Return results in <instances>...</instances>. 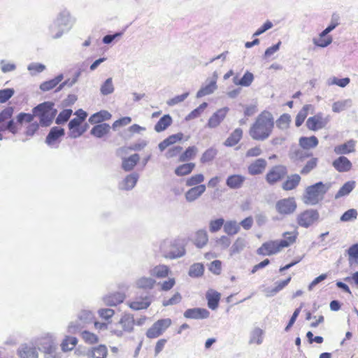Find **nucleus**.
<instances>
[{
	"label": "nucleus",
	"mask_w": 358,
	"mask_h": 358,
	"mask_svg": "<svg viewBox=\"0 0 358 358\" xmlns=\"http://www.w3.org/2000/svg\"><path fill=\"white\" fill-rule=\"evenodd\" d=\"M274 127V118L273 115L264 110L256 118L255 122L249 129V135L255 141H265L272 134Z\"/></svg>",
	"instance_id": "f257e3e1"
},
{
	"label": "nucleus",
	"mask_w": 358,
	"mask_h": 358,
	"mask_svg": "<svg viewBox=\"0 0 358 358\" xmlns=\"http://www.w3.org/2000/svg\"><path fill=\"white\" fill-rule=\"evenodd\" d=\"M159 250L164 258L169 259L180 258L186 253L184 242L179 238L162 241L159 245Z\"/></svg>",
	"instance_id": "f03ea898"
},
{
	"label": "nucleus",
	"mask_w": 358,
	"mask_h": 358,
	"mask_svg": "<svg viewBox=\"0 0 358 358\" xmlns=\"http://www.w3.org/2000/svg\"><path fill=\"white\" fill-rule=\"evenodd\" d=\"M331 187V182H318L306 187L303 196V201L306 205H316L324 198V194Z\"/></svg>",
	"instance_id": "7ed1b4c3"
},
{
	"label": "nucleus",
	"mask_w": 358,
	"mask_h": 358,
	"mask_svg": "<svg viewBox=\"0 0 358 358\" xmlns=\"http://www.w3.org/2000/svg\"><path fill=\"white\" fill-rule=\"evenodd\" d=\"M35 116L38 117L40 124L43 127H48L52 122L57 114V110L54 108V103L45 101L38 104L32 110Z\"/></svg>",
	"instance_id": "20e7f679"
},
{
	"label": "nucleus",
	"mask_w": 358,
	"mask_h": 358,
	"mask_svg": "<svg viewBox=\"0 0 358 358\" xmlns=\"http://www.w3.org/2000/svg\"><path fill=\"white\" fill-rule=\"evenodd\" d=\"M135 320L133 315L124 313L117 323L111 325L110 331L117 337L121 338L125 334H130L134 329Z\"/></svg>",
	"instance_id": "39448f33"
},
{
	"label": "nucleus",
	"mask_w": 358,
	"mask_h": 358,
	"mask_svg": "<svg viewBox=\"0 0 358 358\" xmlns=\"http://www.w3.org/2000/svg\"><path fill=\"white\" fill-rule=\"evenodd\" d=\"M296 208L297 204L294 197L280 199L275 203L276 211L283 216L294 213Z\"/></svg>",
	"instance_id": "423d86ee"
},
{
	"label": "nucleus",
	"mask_w": 358,
	"mask_h": 358,
	"mask_svg": "<svg viewBox=\"0 0 358 358\" xmlns=\"http://www.w3.org/2000/svg\"><path fill=\"white\" fill-rule=\"evenodd\" d=\"M170 318L161 319L155 322L147 332L146 336L149 338H156L161 336L171 324Z\"/></svg>",
	"instance_id": "0eeeda50"
},
{
	"label": "nucleus",
	"mask_w": 358,
	"mask_h": 358,
	"mask_svg": "<svg viewBox=\"0 0 358 358\" xmlns=\"http://www.w3.org/2000/svg\"><path fill=\"white\" fill-rule=\"evenodd\" d=\"M320 214L317 210L308 209L301 213L297 217L299 226L308 228L319 220Z\"/></svg>",
	"instance_id": "6e6552de"
},
{
	"label": "nucleus",
	"mask_w": 358,
	"mask_h": 358,
	"mask_svg": "<svg viewBox=\"0 0 358 358\" xmlns=\"http://www.w3.org/2000/svg\"><path fill=\"white\" fill-rule=\"evenodd\" d=\"M55 20L59 24L66 32L69 31L76 23V18L72 16L71 12L66 8L61 10L57 13Z\"/></svg>",
	"instance_id": "1a4fd4ad"
},
{
	"label": "nucleus",
	"mask_w": 358,
	"mask_h": 358,
	"mask_svg": "<svg viewBox=\"0 0 358 358\" xmlns=\"http://www.w3.org/2000/svg\"><path fill=\"white\" fill-rule=\"evenodd\" d=\"M329 121L328 116H324L323 113H318L307 120L306 126L310 130L317 131L325 127Z\"/></svg>",
	"instance_id": "9d476101"
},
{
	"label": "nucleus",
	"mask_w": 358,
	"mask_h": 358,
	"mask_svg": "<svg viewBox=\"0 0 358 358\" xmlns=\"http://www.w3.org/2000/svg\"><path fill=\"white\" fill-rule=\"evenodd\" d=\"M64 129L59 127H53L50 129L45 138V143L51 148H58L60 138L64 136Z\"/></svg>",
	"instance_id": "9b49d317"
},
{
	"label": "nucleus",
	"mask_w": 358,
	"mask_h": 358,
	"mask_svg": "<svg viewBox=\"0 0 358 358\" xmlns=\"http://www.w3.org/2000/svg\"><path fill=\"white\" fill-rule=\"evenodd\" d=\"M287 174V169L284 166H275L273 167L266 174V180L270 185H273L282 180Z\"/></svg>",
	"instance_id": "f8f14e48"
},
{
	"label": "nucleus",
	"mask_w": 358,
	"mask_h": 358,
	"mask_svg": "<svg viewBox=\"0 0 358 358\" xmlns=\"http://www.w3.org/2000/svg\"><path fill=\"white\" fill-rule=\"evenodd\" d=\"M282 249L279 241H271L264 243L262 246L257 249V254L260 255H272L279 252Z\"/></svg>",
	"instance_id": "ddd939ff"
},
{
	"label": "nucleus",
	"mask_w": 358,
	"mask_h": 358,
	"mask_svg": "<svg viewBox=\"0 0 358 358\" xmlns=\"http://www.w3.org/2000/svg\"><path fill=\"white\" fill-rule=\"evenodd\" d=\"M229 110V108L228 107H224L217 110L210 117L207 123V127L210 129L217 127L224 120Z\"/></svg>",
	"instance_id": "4468645a"
},
{
	"label": "nucleus",
	"mask_w": 358,
	"mask_h": 358,
	"mask_svg": "<svg viewBox=\"0 0 358 358\" xmlns=\"http://www.w3.org/2000/svg\"><path fill=\"white\" fill-rule=\"evenodd\" d=\"M45 338L48 339V346H44L45 358H61V354L57 350L55 337L52 334H48Z\"/></svg>",
	"instance_id": "2eb2a0df"
},
{
	"label": "nucleus",
	"mask_w": 358,
	"mask_h": 358,
	"mask_svg": "<svg viewBox=\"0 0 358 358\" xmlns=\"http://www.w3.org/2000/svg\"><path fill=\"white\" fill-rule=\"evenodd\" d=\"M218 78V75L216 71H215L213 74L212 79L209 81V83L205 86L201 87V88L197 92L196 97L201 98L206 95L211 94L213 92L217 89V80Z\"/></svg>",
	"instance_id": "dca6fc26"
},
{
	"label": "nucleus",
	"mask_w": 358,
	"mask_h": 358,
	"mask_svg": "<svg viewBox=\"0 0 358 358\" xmlns=\"http://www.w3.org/2000/svg\"><path fill=\"white\" fill-rule=\"evenodd\" d=\"M17 355L20 358H38V352L33 345L23 344L18 348Z\"/></svg>",
	"instance_id": "f3484780"
},
{
	"label": "nucleus",
	"mask_w": 358,
	"mask_h": 358,
	"mask_svg": "<svg viewBox=\"0 0 358 358\" xmlns=\"http://www.w3.org/2000/svg\"><path fill=\"white\" fill-rule=\"evenodd\" d=\"M210 312L205 308H194L186 310L184 313V317L189 319L201 320L208 318Z\"/></svg>",
	"instance_id": "a211bd4d"
},
{
	"label": "nucleus",
	"mask_w": 358,
	"mask_h": 358,
	"mask_svg": "<svg viewBox=\"0 0 358 358\" xmlns=\"http://www.w3.org/2000/svg\"><path fill=\"white\" fill-rule=\"evenodd\" d=\"M289 157L294 162L303 161L311 155L310 153L303 149L301 147L299 148L297 145H292L289 151Z\"/></svg>",
	"instance_id": "6ab92c4d"
},
{
	"label": "nucleus",
	"mask_w": 358,
	"mask_h": 358,
	"mask_svg": "<svg viewBox=\"0 0 358 358\" xmlns=\"http://www.w3.org/2000/svg\"><path fill=\"white\" fill-rule=\"evenodd\" d=\"M206 187L205 185H199L195 187H192L188 189L185 197L187 202H193L198 199L205 192Z\"/></svg>",
	"instance_id": "aec40b11"
},
{
	"label": "nucleus",
	"mask_w": 358,
	"mask_h": 358,
	"mask_svg": "<svg viewBox=\"0 0 358 358\" xmlns=\"http://www.w3.org/2000/svg\"><path fill=\"white\" fill-rule=\"evenodd\" d=\"M151 303L150 298L146 296L143 298H136L132 301H128L127 305L134 310H140L148 308Z\"/></svg>",
	"instance_id": "412c9836"
},
{
	"label": "nucleus",
	"mask_w": 358,
	"mask_h": 358,
	"mask_svg": "<svg viewBox=\"0 0 358 358\" xmlns=\"http://www.w3.org/2000/svg\"><path fill=\"white\" fill-rule=\"evenodd\" d=\"M139 175L137 173H132L126 176V178L119 184V188L123 190L132 189L138 180Z\"/></svg>",
	"instance_id": "4be33fe9"
},
{
	"label": "nucleus",
	"mask_w": 358,
	"mask_h": 358,
	"mask_svg": "<svg viewBox=\"0 0 358 358\" xmlns=\"http://www.w3.org/2000/svg\"><path fill=\"white\" fill-rule=\"evenodd\" d=\"M267 165V162L264 159H258L250 164L248 166V173L252 176L262 173Z\"/></svg>",
	"instance_id": "5701e85b"
},
{
	"label": "nucleus",
	"mask_w": 358,
	"mask_h": 358,
	"mask_svg": "<svg viewBox=\"0 0 358 358\" xmlns=\"http://www.w3.org/2000/svg\"><path fill=\"white\" fill-rule=\"evenodd\" d=\"M333 166L338 172H347L352 168L351 162L345 157L341 156L333 162Z\"/></svg>",
	"instance_id": "b1692460"
},
{
	"label": "nucleus",
	"mask_w": 358,
	"mask_h": 358,
	"mask_svg": "<svg viewBox=\"0 0 358 358\" xmlns=\"http://www.w3.org/2000/svg\"><path fill=\"white\" fill-rule=\"evenodd\" d=\"M125 294L121 292H115L103 297V300L106 305L109 306H115L124 301Z\"/></svg>",
	"instance_id": "393cba45"
},
{
	"label": "nucleus",
	"mask_w": 358,
	"mask_h": 358,
	"mask_svg": "<svg viewBox=\"0 0 358 358\" xmlns=\"http://www.w3.org/2000/svg\"><path fill=\"white\" fill-rule=\"evenodd\" d=\"M355 141L349 140L343 144L336 146L334 149L336 155H347L355 152Z\"/></svg>",
	"instance_id": "a878e982"
},
{
	"label": "nucleus",
	"mask_w": 358,
	"mask_h": 358,
	"mask_svg": "<svg viewBox=\"0 0 358 358\" xmlns=\"http://www.w3.org/2000/svg\"><path fill=\"white\" fill-rule=\"evenodd\" d=\"M148 145V142L145 140H139L136 143L128 146L122 147L117 150V155L118 156H122L127 153L129 150L140 151L143 150Z\"/></svg>",
	"instance_id": "bb28decb"
},
{
	"label": "nucleus",
	"mask_w": 358,
	"mask_h": 358,
	"mask_svg": "<svg viewBox=\"0 0 358 358\" xmlns=\"http://www.w3.org/2000/svg\"><path fill=\"white\" fill-rule=\"evenodd\" d=\"M82 122L80 119L73 118L69 123V128L70 132L69 134V136L72 138H76L80 136L83 133L84 130H82L80 128V125Z\"/></svg>",
	"instance_id": "cd10ccee"
},
{
	"label": "nucleus",
	"mask_w": 358,
	"mask_h": 358,
	"mask_svg": "<svg viewBox=\"0 0 358 358\" xmlns=\"http://www.w3.org/2000/svg\"><path fill=\"white\" fill-rule=\"evenodd\" d=\"M170 269L168 266L159 264L150 268L149 273L151 276L157 278H164L169 275Z\"/></svg>",
	"instance_id": "c85d7f7f"
},
{
	"label": "nucleus",
	"mask_w": 358,
	"mask_h": 358,
	"mask_svg": "<svg viewBox=\"0 0 358 358\" xmlns=\"http://www.w3.org/2000/svg\"><path fill=\"white\" fill-rule=\"evenodd\" d=\"M65 33L67 32L55 20L48 27V34L52 39L60 38Z\"/></svg>",
	"instance_id": "c756f323"
},
{
	"label": "nucleus",
	"mask_w": 358,
	"mask_h": 358,
	"mask_svg": "<svg viewBox=\"0 0 358 358\" xmlns=\"http://www.w3.org/2000/svg\"><path fill=\"white\" fill-rule=\"evenodd\" d=\"M120 157L122 158V168L126 171H131L140 159L138 154H134L127 158L123 157V155Z\"/></svg>",
	"instance_id": "7c9ffc66"
},
{
	"label": "nucleus",
	"mask_w": 358,
	"mask_h": 358,
	"mask_svg": "<svg viewBox=\"0 0 358 358\" xmlns=\"http://www.w3.org/2000/svg\"><path fill=\"white\" fill-rule=\"evenodd\" d=\"M245 180V178L241 175H231L227 178L226 184L231 189H239Z\"/></svg>",
	"instance_id": "2f4dec72"
},
{
	"label": "nucleus",
	"mask_w": 358,
	"mask_h": 358,
	"mask_svg": "<svg viewBox=\"0 0 358 358\" xmlns=\"http://www.w3.org/2000/svg\"><path fill=\"white\" fill-rule=\"evenodd\" d=\"M63 79L64 76L62 73H60L51 80L43 82L40 85L39 88L43 92L50 91L55 88L59 83H61Z\"/></svg>",
	"instance_id": "473e14b6"
},
{
	"label": "nucleus",
	"mask_w": 358,
	"mask_h": 358,
	"mask_svg": "<svg viewBox=\"0 0 358 358\" xmlns=\"http://www.w3.org/2000/svg\"><path fill=\"white\" fill-rule=\"evenodd\" d=\"M156 283V280L151 277L143 276L138 278L135 285L137 288L143 289H152Z\"/></svg>",
	"instance_id": "72a5a7b5"
},
{
	"label": "nucleus",
	"mask_w": 358,
	"mask_h": 358,
	"mask_svg": "<svg viewBox=\"0 0 358 358\" xmlns=\"http://www.w3.org/2000/svg\"><path fill=\"white\" fill-rule=\"evenodd\" d=\"M182 137L183 134L182 133L171 135L158 145L159 149L161 152H163L169 146L181 141Z\"/></svg>",
	"instance_id": "f704fd0d"
},
{
	"label": "nucleus",
	"mask_w": 358,
	"mask_h": 358,
	"mask_svg": "<svg viewBox=\"0 0 358 358\" xmlns=\"http://www.w3.org/2000/svg\"><path fill=\"white\" fill-rule=\"evenodd\" d=\"M291 277L287 278L286 280L282 281H278L275 282V286L273 288H266L264 292L267 297H271L275 296L277 293L281 291L285 287L291 280Z\"/></svg>",
	"instance_id": "c9c22d12"
},
{
	"label": "nucleus",
	"mask_w": 358,
	"mask_h": 358,
	"mask_svg": "<svg viewBox=\"0 0 358 358\" xmlns=\"http://www.w3.org/2000/svg\"><path fill=\"white\" fill-rule=\"evenodd\" d=\"M110 127L108 124L102 123L93 127L90 134L96 138H102L110 131Z\"/></svg>",
	"instance_id": "e433bc0d"
},
{
	"label": "nucleus",
	"mask_w": 358,
	"mask_h": 358,
	"mask_svg": "<svg viewBox=\"0 0 358 358\" xmlns=\"http://www.w3.org/2000/svg\"><path fill=\"white\" fill-rule=\"evenodd\" d=\"M243 136V131L240 128L236 129L226 139L224 144L227 147H232L236 145Z\"/></svg>",
	"instance_id": "4c0bfd02"
},
{
	"label": "nucleus",
	"mask_w": 358,
	"mask_h": 358,
	"mask_svg": "<svg viewBox=\"0 0 358 358\" xmlns=\"http://www.w3.org/2000/svg\"><path fill=\"white\" fill-rule=\"evenodd\" d=\"M254 80V76L252 73L246 71L243 76L238 79V76L233 78V83L236 85L249 87Z\"/></svg>",
	"instance_id": "58836bf2"
},
{
	"label": "nucleus",
	"mask_w": 358,
	"mask_h": 358,
	"mask_svg": "<svg viewBox=\"0 0 358 358\" xmlns=\"http://www.w3.org/2000/svg\"><path fill=\"white\" fill-rule=\"evenodd\" d=\"M301 177L299 174H293L288 176L287 180L282 184V189L285 190H292L299 184Z\"/></svg>",
	"instance_id": "ea45409f"
},
{
	"label": "nucleus",
	"mask_w": 358,
	"mask_h": 358,
	"mask_svg": "<svg viewBox=\"0 0 358 358\" xmlns=\"http://www.w3.org/2000/svg\"><path fill=\"white\" fill-rule=\"evenodd\" d=\"M77 343L78 339L76 337L66 336L61 343V349L64 352L71 351Z\"/></svg>",
	"instance_id": "a19ab883"
},
{
	"label": "nucleus",
	"mask_w": 358,
	"mask_h": 358,
	"mask_svg": "<svg viewBox=\"0 0 358 358\" xmlns=\"http://www.w3.org/2000/svg\"><path fill=\"white\" fill-rule=\"evenodd\" d=\"M318 145V140L315 136L310 137H301L299 138V145L306 150L315 148Z\"/></svg>",
	"instance_id": "79ce46f5"
},
{
	"label": "nucleus",
	"mask_w": 358,
	"mask_h": 358,
	"mask_svg": "<svg viewBox=\"0 0 358 358\" xmlns=\"http://www.w3.org/2000/svg\"><path fill=\"white\" fill-rule=\"evenodd\" d=\"M111 114L107 110H101L93 114L90 118L89 122L91 124H98L104 120H110Z\"/></svg>",
	"instance_id": "37998d69"
},
{
	"label": "nucleus",
	"mask_w": 358,
	"mask_h": 358,
	"mask_svg": "<svg viewBox=\"0 0 358 358\" xmlns=\"http://www.w3.org/2000/svg\"><path fill=\"white\" fill-rule=\"evenodd\" d=\"M352 105V100L351 99H347L345 100H341L336 101L332 105V110L334 113H341L347 108H349Z\"/></svg>",
	"instance_id": "c03bdc74"
},
{
	"label": "nucleus",
	"mask_w": 358,
	"mask_h": 358,
	"mask_svg": "<svg viewBox=\"0 0 358 358\" xmlns=\"http://www.w3.org/2000/svg\"><path fill=\"white\" fill-rule=\"evenodd\" d=\"M172 123V118L169 115H164L155 125V130L157 132L164 131Z\"/></svg>",
	"instance_id": "a18cd8bd"
},
{
	"label": "nucleus",
	"mask_w": 358,
	"mask_h": 358,
	"mask_svg": "<svg viewBox=\"0 0 358 358\" xmlns=\"http://www.w3.org/2000/svg\"><path fill=\"white\" fill-rule=\"evenodd\" d=\"M208 241V236L206 230H199L194 238V244L197 248H201L205 246Z\"/></svg>",
	"instance_id": "49530a36"
},
{
	"label": "nucleus",
	"mask_w": 358,
	"mask_h": 358,
	"mask_svg": "<svg viewBox=\"0 0 358 358\" xmlns=\"http://www.w3.org/2000/svg\"><path fill=\"white\" fill-rule=\"evenodd\" d=\"M298 233L296 231L285 232L283 239L279 241L282 248H287L296 241Z\"/></svg>",
	"instance_id": "de8ad7c7"
},
{
	"label": "nucleus",
	"mask_w": 358,
	"mask_h": 358,
	"mask_svg": "<svg viewBox=\"0 0 358 358\" xmlns=\"http://www.w3.org/2000/svg\"><path fill=\"white\" fill-rule=\"evenodd\" d=\"M350 266L358 264V243L353 244L347 250Z\"/></svg>",
	"instance_id": "09e8293b"
},
{
	"label": "nucleus",
	"mask_w": 358,
	"mask_h": 358,
	"mask_svg": "<svg viewBox=\"0 0 358 358\" xmlns=\"http://www.w3.org/2000/svg\"><path fill=\"white\" fill-rule=\"evenodd\" d=\"M355 181H348L345 182L338 191V192L335 195V199H339L341 197L345 196L349 194L355 188Z\"/></svg>",
	"instance_id": "8fccbe9b"
},
{
	"label": "nucleus",
	"mask_w": 358,
	"mask_h": 358,
	"mask_svg": "<svg viewBox=\"0 0 358 358\" xmlns=\"http://www.w3.org/2000/svg\"><path fill=\"white\" fill-rule=\"evenodd\" d=\"M206 299L208 300V306L212 310H215L218 306V303L220 299V294L217 292H208L206 294Z\"/></svg>",
	"instance_id": "3c124183"
},
{
	"label": "nucleus",
	"mask_w": 358,
	"mask_h": 358,
	"mask_svg": "<svg viewBox=\"0 0 358 358\" xmlns=\"http://www.w3.org/2000/svg\"><path fill=\"white\" fill-rule=\"evenodd\" d=\"M313 108L312 105L307 104L303 106L301 110L298 113L295 120V124L297 127H300L303 124L308 114V110Z\"/></svg>",
	"instance_id": "603ef678"
},
{
	"label": "nucleus",
	"mask_w": 358,
	"mask_h": 358,
	"mask_svg": "<svg viewBox=\"0 0 358 358\" xmlns=\"http://www.w3.org/2000/svg\"><path fill=\"white\" fill-rule=\"evenodd\" d=\"M107 355V348L103 345H100L96 348H92L88 354V355L92 358H106Z\"/></svg>",
	"instance_id": "864d4df0"
},
{
	"label": "nucleus",
	"mask_w": 358,
	"mask_h": 358,
	"mask_svg": "<svg viewBox=\"0 0 358 358\" xmlns=\"http://www.w3.org/2000/svg\"><path fill=\"white\" fill-rule=\"evenodd\" d=\"M239 230L240 226L235 220L227 221L224 224V231L229 236L236 234Z\"/></svg>",
	"instance_id": "5fc2aeb1"
},
{
	"label": "nucleus",
	"mask_w": 358,
	"mask_h": 358,
	"mask_svg": "<svg viewBox=\"0 0 358 358\" xmlns=\"http://www.w3.org/2000/svg\"><path fill=\"white\" fill-rule=\"evenodd\" d=\"M115 87L112 78H107L100 87V92L103 96H107L113 93Z\"/></svg>",
	"instance_id": "6e6d98bb"
},
{
	"label": "nucleus",
	"mask_w": 358,
	"mask_h": 358,
	"mask_svg": "<svg viewBox=\"0 0 358 358\" xmlns=\"http://www.w3.org/2000/svg\"><path fill=\"white\" fill-rule=\"evenodd\" d=\"M194 167L195 164L194 163L184 164L176 169L175 173L178 176H186L190 173Z\"/></svg>",
	"instance_id": "4d7b16f0"
},
{
	"label": "nucleus",
	"mask_w": 358,
	"mask_h": 358,
	"mask_svg": "<svg viewBox=\"0 0 358 358\" xmlns=\"http://www.w3.org/2000/svg\"><path fill=\"white\" fill-rule=\"evenodd\" d=\"M291 116L287 113L282 114L276 121L278 128L285 130L289 127Z\"/></svg>",
	"instance_id": "13d9d810"
},
{
	"label": "nucleus",
	"mask_w": 358,
	"mask_h": 358,
	"mask_svg": "<svg viewBox=\"0 0 358 358\" xmlns=\"http://www.w3.org/2000/svg\"><path fill=\"white\" fill-rule=\"evenodd\" d=\"M78 317L79 322L83 324L90 323L94 320V314L89 310H82Z\"/></svg>",
	"instance_id": "bf43d9fd"
},
{
	"label": "nucleus",
	"mask_w": 358,
	"mask_h": 358,
	"mask_svg": "<svg viewBox=\"0 0 358 358\" xmlns=\"http://www.w3.org/2000/svg\"><path fill=\"white\" fill-rule=\"evenodd\" d=\"M350 82L349 78H338L336 77H331L327 79V84L328 85H336L341 87H346Z\"/></svg>",
	"instance_id": "052dcab7"
},
{
	"label": "nucleus",
	"mask_w": 358,
	"mask_h": 358,
	"mask_svg": "<svg viewBox=\"0 0 358 358\" xmlns=\"http://www.w3.org/2000/svg\"><path fill=\"white\" fill-rule=\"evenodd\" d=\"M204 268L202 264L196 263L192 264L189 270V275L193 278L200 277L203 275Z\"/></svg>",
	"instance_id": "680f3d73"
},
{
	"label": "nucleus",
	"mask_w": 358,
	"mask_h": 358,
	"mask_svg": "<svg viewBox=\"0 0 358 358\" xmlns=\"http://www.w3.org/2000/svg\"><path fill=\"white\" fill-rule=\"evenodd\" d=\"M204 176L201 173L196 174L186 180V185L188 187H195L204 181Z\"/></svg>",
	"instance_id": "e2e57ef3"
},
{
	"label": "nucleus",
	"mask_w": 358,
	"mask_h": 358,
	"mask_svg": "<svg viewBox=\"0 0 358 358\" xmlns=\"http://www.w3.org/2000/svg\"><path fill=\"white\" fill-rule=\"evenodd\" d=\"M245 246V240L242 238H238L230 249L231 255L239 253L241 251L243 250Z\"/></svg>",
	"instance_id": "0e129e2a"
},
{
	"label": "nucleus",
	"mask_w": 358,
	"mask_h": 358,
	"mask_svg": "<svg viewBox=\"0 0 358 358\" xmlns=\"http://www.w3.org/2000/svg\"><path fill=\"white\" fill-rule=\"evenodd\" d=\"M208 103L206 102H203L199 107L193 110L190 113H189L186 117L185 120L189 121L190 120L199 117L203 110L207 108Z\"/></svg>",
	"instance_id": "69168bd1"
},
{
	"label": "nucleus",
	"mask_w": 358,
	"mask_h": 358,
	"mask_svg": "<svg viewBox=\"0 0 358 358\" xmlns=\"http://www.w3.org/2000/svg\"><path fill=\"white\" fill-rule=\"evenodd\" d=\"M198 150L195 146H191L187 148V150L180 156V162H186L192 159L196 154Z\"/></svg>",
	"instance_id": "338daca9"
},
{
	"label": "nucleus",
	"mask_w": 358,
	"mask_h": 358,
	"mask_svg": "<svg viewBox=\"0 0 358 358\" xmlns=\"http://www.w3.org/2000/svg\"><path fill=\"white\" fill-rule=\"evenodd\" d=\"M7 130L13 134L17 132V128L13 120H10L6 122H0V131Z\"/></svg>",
	"instance_id": "774afa93"
}]
</instances>
